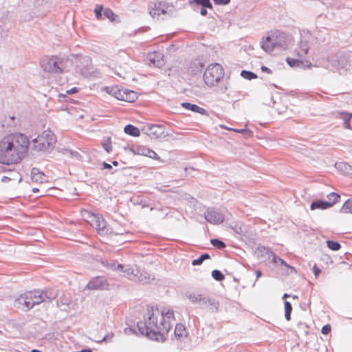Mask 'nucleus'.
Segmentation results:
<instances>
[{
    "label": "nucleus",
    "instance_id": "c03bdc74",
    "mask_svg": "<svg viewBox=\"0 0 352 352\" xmlns=\"http://www.w3.org/2000/svg\"><path fill=\"white\" fill-rule=\"evenodd\" d=\"M217 4H228L230 0H213Z\"/></svg>",
    "mask_w": 352,
    "mask_h": 352
},
{
    "label": "nucleus",
    "instance_id": "5701e85b",
    "mask_svg": "<svg viewBox=\"0 0 352 352\" xmlns=\"http://www.w3.org/2000/svg\"><path fill=\"white\" fill-rule=\"evenodd\" d=\"M284 307H285V316L287 321L290 320L291 319V314L292 311V307L289 302L285 301L284 303Z\"/></svg>",
    "mask_w": 352,
    "mask_h": 352
},
{
    "label": "nucleus",
    "instance_id": "72a5a7b5",
    "mask_svg": "<svg viewBox=\"0 0 352 352\" xmlns=\"http://www.w3.org/2000/svg\"><path fill=\"white\" fill-rule=\"evenodd\" d=\"M124 272L125 276L129 279H133L137 276V274L135 273V270L133 269H126Z\"/></svg>",
    "mask_w": 352,
    "mask_h": 352
},
{
    "label": "nucleus",
    "instance_id": "864d4df0",
    "mask_svg": "<svg viewBox=\"0 0 352 352\" xmlns=\"http://www.w3.org/2000/svg\"><path fill=\"white\" fill-rule=\"evenodd\" d=\"M113 164L114 166H118V162L117 161H114V162H113Z\"/></svg>",
    "mask_w": 352,
    "mask_h": 352
},
{
    "label": "nucleus",
    "instance_id": "b1692460",
    "mask_svg": "<svg viewBox=\"0 0 352 352\" xmlns=\"http://www.w3.org/2000/svg\"><path fill=\"white\" fill-rule=\"evenodd\" d=\"M104 15L111 21H117L118 16L109 8H107L104 10Z\"/></svg>",
    "mask_w": 352,
    "mask_h": 352
},
{
    "label": "nucleus",
    "instance_id": "6ab92c4d",
    "mask_svg": "<svg viewBox=\"0 0 352 352\" xmlns=\"http://www.w3.org/2000/svg\"><path fill=\"white\" fill-rule=\"evenodd\" d=\"M162 54L160 53L153 52L148 54V58L151 63L154 65L158 66L162 59Z\"/></svg>",
    "mask_w": 352,
    "mask_h": 352
},
{
    "label": "nucleus",
    "instance_id": "ddd939ff",
    "mask_svg": "<svg viewBox=\"0 0 352 352\" xmlns=\"http://www.w3.org/2000/svg\"><path fill=\"white\" fill-rule=\"evenodd\" d=\"M31 179L33 182L43 184L47 181V177L38 168H33L31 170Z\"/></svg>",
    "mask_w": 352,
    "mask_h": 352
},
{
    "label": "nucleus",
    "instance_id": "f257e3e1",
    "mask_svg": "<svg viewBox=\"0 0 352 352\" xmlns=\"http://www.w3.org/2000/svg\"><path fill=\"white\" fill-rule=\"evenodd\" d=\"M174 320L172 309L164 307L160 310L157 307L147 306L144 320L138 322V327L141 333L148 338L162 342L166 340Z\"/></svg>",
    "mask_w": 352,
    "mask_h": 352
},
{
    "label": "nucleus",
    "instance_id": "4d7b16f0",
    "mask_svg": "<svg viewBox=\"0 0 352 352\" xmlns=\"http://www.w3.org/2000/svg\"><path fill=\"white\" fill-rule=\"evenodd\" d=\"M38 190L37 188H33V189H32V191H33V192H37Z\"/></svg>",
    "mask_w": 352,
    "mask_h": 352
},
{
    "label": "nucleus",
    "instance_id": "3c124183",
    "mask_svg": "<svg viewBox=\"0 0 352 352\" xmlns=\"http://www.w3.org/2000/svg\"><path fill=\"white\" fill-rule=\"evenodd\" d=\"M8 179H8L7 177H3L2 178V181H3V182H6V181H7V180H8Z\"/></svg>",
    "mask_w": 352,
    "mask_h": 352
},
{
    "label": "nucleus",
    "instance_id": "a18cd8bd",
    "mask_svg": "<svg viewBox=\"0 0 352 352\" xmlns=\"http://www.w3.org/2000/svg\"><path fill=\"white\" fill-rule=\"evenodd\" d=\"M200 13L202 16H206L207 14V10L206 9L205 7H204L203 8H201V11H200Z\"/></svg>",
    "mask_w": 352,
    "mask_h": 352
},
{
    "label": "nucleus",
    "instance_id": "58836bf2",
    "mask_svg": "<svg viewBox=\"0 0 352 352\" xmlns=\"http://www.w3.org/2000/svg\"><path fill=\"white\" fill-rule=\"evenodd\" d=\"M78 91H79L78 88L73 87L71 89H69V90L66 91V94H60L59 96L60 97H65L67 95L76 94V93L78 92Z\"/></svg>",
    "mask_w": 352,
    "mask_h": 352
},
{
    "label": "nucleus",
    "instance_id": "1a4fd4ad",
    "mask_svg": "<svg viewBox=\"0 0 352 352\" xmlns=\"http://www.w3.org/2000/svg\"><path fill=\"white\" fill-rule=\"evenodd\" d=\"M170 6L165 1H156L153 3L149 8V14L153 18H159L168 12Z\"/></svg>",
    "mask_w": 352,
    "mask_h": 352
},
{
    "label": "nucleus",
    "instance_id": "f704fd0d",
    "mask_svg": "<svg viewBox=\"0 0 352 352\" xmlns=\"http://www.w3.org/2000/svg\"><path fill=\"white\" fill-rule=\"evenodd\" d=\"M195 1L199 5H201L203 7L208 8L212 9V6L210 3V0H195Z\"/></svg>",
    "mask_w": 352,
    "mask_h": 352
},
{
    "label": "nucleus",
    "instance_id": "4c0bfd02",
    "mask_svg": "<svg viewBox=\"0 0 352 352\" xmlns=\"http://www.w3.org/2000/svg\"><path fill=\"white\" fill-rule=\"evenodd\" d=\"M351 118V116H349V115H344L343 119L344 120V126L345 128L348 129H351V124H350V119Z\"/></svg>",
    "mask_w": 352,
    "mask_h": 352
},
{
    "label": "nucleus",
    "instance_id": "f8f14e48",
    "mask_svg": "<svg viewBox=\"0 0 352 352\" xmlns=\"http://www.w3.org/2000/svg\"><path fill=\"white\" fill-rule=\"evenodd\" d=\"M205 218L208 222L214 224L221 223L224 220L223 215L214 210H208L205 214Z\"/></svg>",
    "mask_w": 352,
    "mask_h": 352
},
{
    "label": "nucleus",
    "instance_id": "79ce46f5",
    "mask_svg": "<svg viewBox=\"0 0 352 352\" xmlns=\"http://www.w3.org/2000/svg\"><path fill=\"white\" fill-rule=\"evenodd\" d=\"M272 262L274 263L279 262L281 265L285 264V261L284 260H283L282 258H280V257H278V256H276L275 254L273 255Z\"/></svg>",
    "mask_w": 352,
    "mask_h": 352
},
{
    "label": "nucleus",
    "instance_id": "20e7f679",
    "mask_svg": "<svg viewBox=\"0 0 352 352\" xmlns=\"http://www.w3.org/2000/svg\"><path fill=\"white\" fill-rule=\"evenodd\" d=\"M80 215L83 220L88 223L100 236H109L113 232L103 216L100 214H94L85 209L80 210Z\"/></svg>",
    "mask_w": 352,
    "mask_h": 352
},
{
    "label": "nucleus",
    "instance_id": "7c9ffc66",
    "mask_svg": "<svg viewBox=\"0 0 352 352\" xmlns=\"http://www.w3.org/2000/svg\"><path fill=\"white\" fill-rule=\"evenodd\" d=\"M241 74L244 78L248 80L254 79L257 77L255 74L248 71H242Z\"/></svg>",
    "mask_w": 352,
    "mask_h": 352
},
{
    "label": "nucleus",
    "instance_id": "37998d69",
    "mask_svg": "<svg viewBox=\"0 0 352 352\" xmlns=\"http://www.w3.org/2000/svg\"><path fill=\"white\" fill-rule=\"evenodd\" d=\"M313 272L314 273L316 278H318V275L321 272V270L319 267L316 266V265H314L313 267Z\"/></svg>",
    "mask_w": 352,
    "mask_h": 352
},
{
    "label": "nucleus",
    "instance_id": "473e14b6",
    "mask_svg": "<svg viewBox=\"0 0 352 352\" xmlns=\"http://www.w3.org/2000/svg\"><path fill=\"white\" fill-rule=\"evenodd\" d=\"M287 63L291 67H297V66H299L300 64H302V61H301L299 59H294V58H287Z\"/></svg>",
    "mask_w": 352,
    "mask_h": 352
},
{
    "label": "nucleus",
    "instance_id": "09e8293b",
    "mask_svg": "<svg viewBox=\"0 0 352 352\" xmlns=\"http://www.w3.org/2000/svg\"><path fill=\"white\" fill-rule=\"evenodd\" d=\"M256 278L258 279V278H260L262 275V273L260 270H257L256 272Z\"/></svg>",
    "mask_w": 352,
    "mask_h": 352
},
{
    "label": "nucleus",
    "instance_id": "8fccbe9b",
    "mask_svg": "<svg viewBox=\"0 0 352 352\" xmlns=\"http://www.w3.org/2000/svg\"><path fill=\"white\" fill-rule=\"evenodd\" d=\"M9 119L12 121V122H14V120H15V117L14 116H9Z\"/></svg>",
    "mask_w": 352,
    "mask_h": 352
},
{
    "label": "nucleus",
    "instance_id": "39448f33",
    "mask_svg": "<svg viewBox=\"0 0 352 352\" xmlns=\"http://www.w3.org/2000/svg\"><path fill=\"white\" fill-rule=\"evenodd\" d=\"M56 142L55 134L50 129H45L33 140V147L38 151H46L52 148Z\"/></svg>",
    "mask_w": 352,
    "mask_h": 352
},
{
    "label": "nucleus",
    "instance_id": "f03ea898",
    "mask_svg": "<svg viewBox=\"0 0 352 352\" xmlns=\"http://www.w3.org/2000/svg\"><path fill=\"white\" fill-rule=\"evenodd\" d=\"M30 141L22 133H10L0 139V163L10 165L20 162L27 155Z\"/></svg>",
    "mask_w": 352,
    "mask_h": 352
},
{
    "label": "nucleus",
    "instance_id": "de8ad7c7",
    "mask_svg": "<svg viewBox=\"0 0 352 352\" xmlns=\"http://www.w3.org/2000/svg\"><path fill=\"white\" fill-rule=\"evenodd\" d=\"M103 167H104V168H107V169L111 168V166L109 164H107L106 162L103 163Z\"/></svg>",
    "mask_w": 352,
    "mask_h": 352
},
{
    "label": "nucleus",
    "instance_id": "6e6552de",
    "mask_svg": "<svg viewBox=\"0 0 352 352\" xmlns=\"http://www.w3.org/2000/svg\"><path fill=\"white\" fill-rule=\"evenodd\" d=\"M41 66L45 72L50 73L61 74L63 72L62 61L57 60V58L54 56L43 58L41 61Z\"/></svg>",
    "mask_w": 352,
    "mask_h": 352
},
{
    "label": "nucleus",
    "instance_id": "603ef678",
    "mask_svg": "<svg viewBox=\"0 0 352 352\" xmlns=\"http://www.w3.org/2000/svg\"><path fill=\"white\" fill-rule=\"evenodd\" d=\"M340 166H344V168H346V166H347V164H345V163H341V164H340Z\"/></svg>",
    "mask_w": 352,
    "mask_h": 352
},
{
    "label": "nucleus",
    "instance_id": "49530a36",
    "mask_svg": "<svg viewBox=\"0 0 352 352\" xmlns=\"http://www.w3.org/2000/svg\"><path fill=\"white\" fill-rule=\"evenodd\" d=\"M261 69H262L263 72H267V73H271V70L269 68H267V67H266L265 66H263L261 67Z\"/></svg>",
    "mask_w": 352,
    "mask_h": 352
},
{
    "label": "nucleus",
    "instance_id": "4468645a",
    "mask_svg": "<svg viewBox=\"0 0 352 352\" xmlns=\"http://www.w3.org/2000/svg\"><path fill=\"white\" fill-rule=\"evenodd\" d=\"M187 331L184 324H177L174 331V336L177 340H182L187 337Z\"/></svg>",
    "mask_w": 352,
    "mask_h": 352
},
{
    "label": "nucleus",
    "instance_id": "e433bc0d",
    "mask_svg": "<svg viewBox=\"0 0 352 352\" xmlns=\"http://www.w3.org/2000/svg\"><path fill=\"white\" fill-rule=\"evenodd\" d=\"M103 10V7L100 5H97L94 9V13L97 19H100L102 16V11Z\"/></svg>",
    "mask_w": 352,
    "mask_h": 352
},
{
    "label": "nucleus",
    "instance_id": "a211bd4d",
    "mask_svg": "<svg viewBox=\"0 0 352 352\" xmlns=\"http://www.w3.org/2000/svg\"><path fill=\"white\" fill-rule=\"evenodd\" d=\"M309 51V47L306 43H300L298 48L296 49L297 56L300 58L305 57Z\"/></svg>",
    "mask_w": 352,
    "mask_h": 352
},
{
    "label": "nucleus",
    "instance_id": "cd10ccee",
    "mask_svg": "<svg viewBox=\"0 0 352 352\" xmlns=\"http://www.w3.org/2000/svg\"><path fill=\"white\" fill-rule=\"evenodd\" d=\"M209 258H210L209 254H204L199 258L193 260L192 262V265H199L203 263V261L204 260L208 259Z\"/></svg>",
    "mask_w": 352,
    "mask_h": 352
},
{
    "label": "nucleus",
    "instance_id": "2eb2a0df",
    "mask_svg": "<svg viewBox=\"0 0 352 352\" xmlns=\"http://www.w3.org/2000/svg\"><path fill=\"white\" fill-rule=\"evenodd\" d=\"M276 43L272 41V37L266 36L262 40L261 47L267 52H271L273 51Z\"/></svg>",
    "mask_w": 352,
    "mask_h": 352
},
{
    "label": "nucleus",
    "instance_id": "c756f323",
    "mask_svg": "<svg viewBox=\"0 0 352 352\" xmlns=\"http://www.w3.org/2000/svg\"><path fill=\"white\" fill-rule=\"evenodd\" d=\"M102 147L108 153L112 151V144L110 138L104 141Z\"/></svg>",
    "mask_w": 352,
    "mask_h": 352
},
{
    "label": "nucleus",
    "instance_id": "2f4dec72",
    "mask_svg": "<svg viewBox=\"0 0 352 352\" xmlns=\"http://www.w3.org/2000/svg\"><path fill=\"white\" fill-rule=\"evenodd\" d=\"M210 242L213 246L218 249H223L226 247V245L223 241L217 239H212Z\"/></svg>",
    "mask_w": 352,
    "mask_h": 352
},
{
    "label": "nucleus",
    "instance_id": "393cba45",
    "mask_svg": "<svg viewBox=\"0 0 352 352\" xmlns=\"http://www.w3.org/2000/svg\"><path fill=\"white\" fill-rule=\"evenodd\" d=\"M182 106L184 107H185L186 109H190L192 111H195V112H201V111H204V109L201 107H199V106L196 105V104H190V103H188V102H185V103H183L182 104Z\"/></svg>",
    "mask_w": 352,
    "mask_h": 352
},
{
    "label": "nucleus",
    "instance_id": "5fc2aeb1",
    "mask_svg": "<svg viewBox=\"0 0 352 352\" xmlns=\"http://www.w3.org/2000/svg\"><path fill=\"white\" fill-rule=\"evenodd\" d=\"M32 352H41V351L39 350H37V349H32Z\"/></svg>",
    "mask_w": 352,
    "mask_h": 352
},
{
    "label": "nucleus",
    "instance_id": "7ed1b4c3",
    "mask_svg": "<svg viewBox=\"0 0 352 352\" xmlns=\"http://www.w3.org/2000/svg\"><path fill=\"white\" fill-rule=\"evenodd\" d=\"M56 296V294L51 291H29L21 294L18 298V301L19 304L29 309L41 302H50Z\"/></svg>",
    "mask_w": 352,
    "mask_h": 352
},
{
    "label": "nucleus",
    "instance_id": "bb28decb",
    "mask_svg": "<svg viewBox=\"0 0 352 352\" xmlns=\"http://www.w3.org/2000/svg\"><path fill=\"white\" fill-rule=\"evenodd\" d=\"M327 245L330 250L333 251H338L341 248V245L338 242L331 240L327 241Z\"/></svg>",
    "mask_w": 352,
    "mask_h": 352
},
{
    "label": "nucleus",
    "instance_id": "a878e982",
    "mask_svg": "<svg viewBox=\"0 0 352 352\" xmlns=\"http://www.w3.org/2000/svg\"><path fill=\"white\" fill-rule=\"evenodd\" d=\"M341 210L344 213H352V200L348 199L346 201Z\"/></svg>",
    "mask_w": 352,
    "mask_h": 352
},
{
    "label": "nucleus",
    "instance_id": "9b49d317",
    "mask_svg": "<svg viewBox=\"0 0 352 352\" xmlns=\"http://www.w3.org/2000/svg\"><path fill=\"white\" fill-rule=\"evenodd\" d=\"M133 153L136 155L148 157L154 160H160L157 154L154 151L146 146L138 145L133 148Z\"/></svg>",
    "mask_w": 352,
    "mask_h": 352
},
{
    "label": "nucleus",
    "instance_id": "ea45409f",
    "mask_svg": "<svg viewBox=\"0 0 352 352\" xmlns=\"http://www.w3.org/2000/svg\"><path fill=\"white\" fill-rule=\"evenodd\" d=\"M228 129L230 130V131H234L236 133H244V134H250L251 133V131L246 129H236L228 128Z\"/></svg>",
    "mask_w": 352,
    "mask_h": 352
},
{
    "label": "nucleus",
    "instance_id": "aec40b11",
    "mask_svg": "<svg viewBox=\"0 0 352 352\" xmlns=\"http://www.w3.org/2000/svg\"><path fill=\"white\" fill-rule=\"evenodd\" d=\"M267 37H272L274 43H276L280 38L283 37V33L279 30H272L269 32Z\"/></svg>",
    "mask_w": 352,
    "mask_h": 352
},
{
    "label": "nucleus",
    "instance_id": "a19ab883",
    "mask_svg": "<svg viewBox=\"0 0 352 352\" xmlns=\"http://www.w3.org/2000/svg\"><path fill=\"white\" fill-rule=\"evenodd\" d=\"M331 330V326L329 324H326L324 327H322V328L321 329V332H322V333H323L324 335H327L330 333Z\"/></svg>",
    "mask_w": 352,
    "mask_h": 352
},
{
    "label": "nucleus",
    "instance_id": "13d9d810",
    "mask_svg": "<svg viewBox=\"0 0 352 352\" xmlns=\"http://www.w3.org/2000/svg\"><path fill=\"white\" fill-rule=\"evenodd\" d=\"M118 268H120V269H122V268H123V267H122V265H119L118 266Z\"/></svg>",
    "mask_w": 352,
    "mask_h": 352
},
{
    "label": "nucleus",
    "instance_id": "9d476101",
    "mask_svg": "<svg viewBox=\"0 0 352 352\" xmlns=\"http://www.w3.org/2000/svg\"><path fill=\"white\" fill-rule=\"evenodd\" d=\"M109 287L107 279L101 276L93 278L86 285V288L90 290H107Z\"/></svg>",
    "mask_w": 352,
    "mask_h": 352
},
{
    "label": "nucleus",
    "instance_id": "423d86ee",
    "mask_svg": "<svg viewBox=\"0 0 352 352\" xmlns=\"http://www.w3.org/2000/svg\"><path fill=\"white\" fill-rule=\"evenodd\" d=\"M223 76L224 70L220 64H211L204 72V80L207 85L214 86L223 78Z\"/></svg>",
    "mask_w": 352,
    "mask_h": 352
},
{
    "label": "nucleus",
    "instance_id": "dca6fc26",
    "mask_svg": "<svg viewBox=\"0 0 352 352\" xmlns=\"http://www.w3.org/2000/svg\"><path fill=\"white\" fill-rule=\"evenodd\" d=\"M331 207V204H329L326 201L317 200L313 201L310 206L311 210H314L316 209L325 210Z\"/></svg>",
    "mask_w": 352,
    "mask_h": 352
},
{
    "label": "nucleus",
    "instance_id": "0eeeda50",
    "mask_svg": "<svg viewBox=\"0 0 352 352\" xmlns=\"http://www.w3.org/2000/svg\"><path fill=\"white\" fill-rule=\"evenodd\" d=\"M104 90L118 100L127 102H133L138 98L137 94L135 91L126 89L118 87H107L104 88Z\"/></svg>",
    "mask_w": 352,
    "mask_h": 352
},
{
    "label": "nucleus",
    "instance_id": "4be33fe9",
    "mask_svg": "<svg viewBox=\"0 0 352 352\" xmlns=\"http://www.w3.org/2000/svg\"><path fill=\"white\" fill-rule=\"evenodd\" d=\"M188 298L193 303L201 302H202L204 303L207 302L206 298H203L201 294H190L188 296Z\"/></svg>",
    "mask_w": 352,
    "mask_h": 352
},
{
    "label": "nucleus",
    "instance_id": "c9c22d12",
    "mask_svg": "<svg viewBox=\"0 0 352 352\" xmlns=\"http://www.w3.org/2000/svg\"><path fill=\"white\" fill-rule=\"evenodd\" d=\"M286 269V274L289 275L292 273H297V270L295 267L289 265L285 262V264H282Z\"/></svg>",
    "mask_w": 352,
    "mask_h": 352
},
{
    "label": "nucleus",
    "instance_id": "bf43d9fd",
    "mask_svg": "<svg viewBox=\"0 0 352 352\" xmlns=\"http://www.w3.org/2000/svg\"><path fill=\"white\" fill-rule=\"evenodd\" d=\"M293 298H297L298 297L296 296H294Z\"/></svg>",
    "mask_w": 352,
    "mask_h": 352
},
{
    "label": "nucleus",
    "instance_id": "f3484780",
    "mask_svg": "<svg viewBox=\"0 0 352 352\" xmlns=\"http://www.w3.org/2000/svg\"><path fill=\"white\" fill-rule=\"evenodd\" d=\"M124 132L133 137H139L140 135V129L131 124H128L124 127Z\"/></svg>",
    "mask_w": 352,
    "mask_h": 352
},
{
    "label": "nucleus",
    "instance_id": "412c9836",
    "mask_svg": "<svg viewBox=\"0 0 352 352\" xmlns=\"http://www.w3.org/2000/svg\"><path fill=\"white\" fill-rule=\"evenodd\" d=\"M328 201L327 203L331 204V207L336 204L338 203L340 200V196L338 193L331 192L327 195Z\"/></svg>",
    "mask_w": 352,
    "mask_h": 352
},
{
    "label": "nucleus",
    "instance_id": "c85d7f7f",
    "mask_svg": "<svg viewBox=\"0 0 352 352\" xmlns=\"http://www.w3.org/2000/svg\"><path fill=\"white\" fill-rule=\"evenodd\" d=\"M212 276L218 281H221L225 278V276L222 272L217 270H214L212 272Z\"/></svg>",
    "mask_w": 352,
    "mask_h": 352
},
{
    "label": "nucleus",
    "instance_id": "6e6d98bb",
    "mask_svg": "<svg viewBox=\"0 0 352 352\" xmlns=\"http://www.w3.org/2000/svg\"><path fill=\"white\" fill-rule=\"evenodd\" d=\"M287 297H289V295L287 294H285L284 296H283V298H286Z\"/></svg>",
    "mask_w": 352,
    "mask_h": 352
}]
</instances>
